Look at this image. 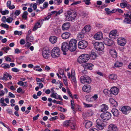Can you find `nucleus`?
Segmentation results:
<instances>
[{
    "mask_svg": "<svg viewBox=\"0 0 131 131\" xmlns=\"http://www.w3.org/2000/svg\"><path fill=\"white\" fill-rule=\"evenodd\" d=\"M90 59L89 55L87 54H83L80 55L77 59V62L80 63L87 62Z\"/></svg>",
    "mask_w": 131,
    "mask_h": 131,
    "instance_id": "nucleus-1",
    "label": "nucleus"
},
{
    "mask_svg": "<svg viewBox=\"0 0 131 131\" xmlns=\"http://www.w3.org/2000/svg\"><path fill=\"white\" fill-rule=\"evenodd\" d=\"M76 16L77 15L75 12H74L73 11H68L65 16L66 20L72 21L75 19Z\"/></svg>",
    "mask_w": 131,
    "mask_h": 131,
    "instance_id": "nucleus-2",
    "label": "nucleus"
},
{
    "mask_svg": "<svg viewBox=\"0 0 131 131\" xmlns=\"http://www.w3.org/2000/svg\"><path fill=\"white\" fill-rule=\"evenodd\" d=\"M77 43V41L75 39H73L70 40L68 44L69 50L70 51L73 52L76 50Z\"/></svg>",
    "mask_w": 131,
    "mask_h": 131,
    "instance_id": "nucleus-3",
    "label": "nucleus"
},
{
    "mask_svg": "<svg viewBox=\"0 0 131 131\" xmlns=\"http://www.w3.org/2000/svg\"><path fill=\"white\" fill-rule=\"evenodd\" d=\"M80 81L81 83L85 84H90L91 82L90 77L87 75L81 76L80 78Z\"/></svg>",
    "mask_w": 131,
    "mask_h": 131,
    "instance_id": "nucleus-4",
    "label": "nucleus"
},
{
    "mask_svg": "<svg viewBox=\"0 0 131 131\" xmlns=\"http://www.w3.org/2000/svg\"><path fill=\"white\" fill-rule=\"evenodd\" d=\"M60 54V49L58 47H54L51 50V56L53 58L58 57L59 56Z\"/></svg>",
    "mask_w": 131,
    "mask_h": 131,
    "instance_id": "nucleus-5",
    "label": "nucleus"
},
{
    "mask_svg": "<svg viewBox=\"0 0 131 131\" xmlns=\"http://www.w3.org/2000/svg\"><path fill=\"white\" fill-rule=\"evenodd\" d=\"M94 48L97 50L101 51L104 48L103 43L102 42H96L93 44Z\"/></svg>",
    "mask_w": 131,
    "mask_h": 131,
    "instance_id": "nucleus-6",
    "label": "nucleus"
},
{
    "mask_svg": "<svg viewBox=\"0 0 131 131\" xmlns=\"http://www.w3.org/2000/svg\"><path fill=\"white\" fill-rule=\"evenodd\" d=\"M104 121L100 119H97L96 121V127L98 129L102 130L103 129L105 125L103 123Z\"/></svg>",
    "mask_w": 131,
    "mask_h": 131,
    "instance_id": "nucleus-7",
    "label": "nucleus"
},
{
    "mask_svg": "<svg viewBox=\"0 0 131 131\" xmlns=\"http://www.w3.org/2000/svg\"><path fill=\"white\" fill-rule=\"evenodd\" d=\"M101 117L103 120H108L111 118V114L108 112H104L101 114Z\"/></svg>",
    "mask_w": 131,
    "mask_h": 131,
    "instance_id": "nucleus-8",
    "label": "nucleus"
},
{
    "mask_svg": "<svg viewBox=\"0 0 131 131\" xmlns=\"http://www.w3.org/2000/svg\"><path fill=\"white\" fill-rule=\"evenodd\" d=\"M88 45V43L87 41L84 40L80 41L78 44V48L81 49H84Z\"/></svg>",
    "mask_w": 131,
    "mask_h": 131,
    "instance_id": "nucleus-9",
    "label": "nucleus"
},
{
    "mask_svg": "<svg viewBox=\"0 0 131 131\" xmlns=\"http://www.w3.org/2000/svg\"><path fill=\"white\" fill-rule=\"evenodd\" d=\"M118 34L116 30L111 31L109 34V37L112 39H115L118 38Z\"/></svg>",
    "mask_w": 131,
    "mask_h": 131,
    "instance_id": "nucleus-10",
    "label": "nucleus"
},
{
    "mask_svg": "<svg viewBox=\"0 0 131 131\" xmlns=\"http://www.w3.org/2000/svg\"><path fill=\"white\" fill-rule=\"evenodd\" d=\"M49 52L47 48H43L42 51V55L43 57L46 59H48L49 57Z\"/></svg>",
    "mask_w": 131,
    "mask_h": 131,
    "instance_id": "nucleus-11",
    "label": "nucleus"
},
{
    "mask_svg": "<svg viewBox=\"0 0 131 131\" xmlns=\"http://www.w3.org/2000/svg\"><path fill=\"white\" fill-rule=\"evenodd\" d=\"M131 110V108L129 106H123L121 109V111L125 114H127Z\"/></svg>",
    "mask_w": 131,
    "mask_h": 131,
    "instance_id": "nucleus-12",
    "label": "nucleus"
},
{
    "mask_svg": "<svg viewBox=\"0 0 131 131\" xmlns=\"http://www.w3.org/2000/svg\"><path fill=\"white\" fill-rule=\"evenodd\" d=\"M103 42L105 45L108 46H112L114 43V41L108 38H104Z\"/></svg>",
    "mask_w": 131,
    "mask_h": 131,
    "instance_id": "nucleus-13",
    "label": "nucleus"
},
{
    "mask_svg": "<svg viewBox=\"0 0 131 131\" xmlns=\"http://www.w3.org/2000/svg\"><path fill=\"white\" fill-rule=\"evenodd\" d=\"M117 42L118 45L121 46H124L126 41L125 39L123 38H119L117 39Z\"/></svg>",
    "mask_w": 131,
    "mask_h": 131,
    "instance_id": "nucleus-14",
    "label": "nucleus"
},
{
    "mask_svg": "<svg viewBox=\"0 0 131 131\" xmlns=\"http://www.w3.org/2000/svg\"><path fill=\"white\" fill-rule=\"evenodd\" d=\"M94 37L96 40H101L103 38L102 33L101 32H97L94 35Z\"/></svg>",
    "mask_w": 131,
    "mask_h": 131,
    "instance_id": "nucleus-15",
    "label": "nucleus"
},
{
    "mask_svg": "<svg viewBox=\"0 0 131 131\" xmlns=\"http://www.w3.org/2000/svg\"><path fill=\"white\" fill-rule=\"evenodd\" d=\"M68 43L66 42H63L62 45L61 49L62 51H67L69 50Z\"/></svg>",
    "mask_w": 131,
    "mask_h": 131,
    "instance_id": "nucleus-16",
    "label": "nucleus"
},
{
    "mask_svg": "<svg viewBox=\"0 0 131 131\" xmlns=\"http://www.w3.org/2000/svg\"><path fill=\"white\" fill-rule=\"evenodd\" d=\"M110 94H112L114 95H117L118 93V89L116 87H113L111 88L110 89Z\"/></svg>",
    "mask_w": 131,
    "mask_h": 131,
    "instance_id": "nucleus-17",
    "label": "nucleus"
},
{
    "mask_svg": "<svg viewBox=\"0 0 131 131\" xmlns=\"http://www.w3.org/2000/svg\"><path fill=\"white\" fill-rule=\"evenodd\" d=\"M91 29V26L90 25H86L82 29V32H84L85 33L89 32Z\"/></svg>",
    "mask_w": 131,
    "mask_h": 131,
    "instance_id": "nucleus-18",
    "label": "nucleus"
},
{
    "mask_svg": "<svg viewBox=\"0 0 131 131\" xmlns=\"http://www.w3.org/2000/svg\"><path fill=\"white\" fill-rule=\"evenodd\" d=\"M108 109V107L107 105L105 104H103L100 106L99 111L102 112H104L107 110Z\"/></svg>",
    "mask_w": 131,
    "mask_h": 131,
    "instance_id": "nucleus-19",
    "label": "nucleus"
},
{
    "mask_svg": "<svg viewBox=\"0 0 131 131\" xmlns=\"http://www.w3.org/2000/svg\"><path fill=\"white\" fill-rule=\"evenodd\" d=\"M51 90L52 93V94L51 95V97L59 99L61 98V97L60 95H58L56 93H54V91L53 89H51Z\"/></svg>",
    "mask_w": 131,
    "mask_h": 131,
    "instance_id": "nucleus-20",
    "label": "nucleus"
},
{
    "mask_svg": "<svg viewBox=\"0 0 131 131\" xmlns=\"http://www.w3.org/2000/svg\"><path fill=\"white\" fill-rule=\"evenodd\" d=\"M83 91L86 92H89L91 91V87L89 85H84L82 88Z\"/></svg>",
    "mask_w": 131,
    "mask_h": 131,
    "instance_id": "nucleus-21",
    "label": "nucleus"
},
{
    "mask_svg": "<svg viewBox=\"0 0 131 131\" xmlns=\"http://www.w3.org/2000/svg\"><path fill=\"white\" fill-rule=\"evenodd\" d=\"M70 26V23L69 22L64 23L62 26V29L63 30H66L68 29Z\"/></svg>",
    "mask_w": 131,
    "mask_h": 131,
    "instance_id": "nucleus-22",
    "label": "nucleus"
},
{
    "mask_svg": "<svg viewBox=\"0 0 131 131\" xmlns=\"http://www.w3.org/2000/svg\"><path fill=\"white\" fill-rule=\"evenodd\" d=\"M71 34L69 32H65L63 33L61 37L63 39H66L69 38Z\"/></svg>",
    "mask_w": 131,
    "mask_h": 131,
    "instance_id": "nucleus-23",
    "label": "nucleus"
},
{
    "mask_svg": "<svg viewBox=\"0 0 131 131\" xmlns=\"http://www.w3.org/2000/svg\"><path fill=\"white\" fill-rule=\"evenodd\" d=\"M84 123L85 124V128H90L92 125V122L89 121H85Z\"/></svg>",
    "mask_w": 131,
    "mask_h": 131,
    "instance_id": "nucleus-24",
    "label": "nucleus"
},
{
    "mask_svg": "<svg viewBox=\"0 0 131 131\" xmlns=\"http://www.w3.org/2000/svg\"><path fill=\"white\" fill-rule=\"evenodd\" d=\"M109 128L112 131H118V129L116 126L113 124H111L109 126Z\"/></svg>",
    "mask_w": 131,
    "mask_h": 131,
    "instance_id": "nucleus-25",
    "label": "nucleus"
},
{
    "mask_svg": "<svg viewBox=\"0 0 131 131\" xmlns=\"http://www.w3.org/2000/svg\"><path fill=\"white\" fill-rule=\"evenodd\" d=\"M57 38L54 36H52L49 38V40L51 43L54 44L56 43L57 41Z\"/></svg>",
    "mask_w": 131,
    "mask_h": 131,
    "instance_id": "nucleus-26",
    "label": "nucleus"
},
{
    "mask_svg": "<svg viewBox=\"0 0 131 131\" xmlns=\"http://www.w3.org/2000/svg\"><path fill=\"white\" fill-rule=\"evenodd\" d=\"M112 112L114 116H118L119 115V113L117 109L115 108H113L111 111Z\"/></svg>",
    "mask_w": 131,
    "mask_h": 131,
    "instance_id": "nucleus-27",
    "label": "nucleus"
},
{
    "mask_svg": "<svg viewBox=\"0 0 131 131\" xmlns=\"http://www.w3.org/2000/svg\"><path fill=\"white\" fill-rule=\"evenodd\" d=\"M76 124L75 122L74 121L72 120L70 122V124L69 126L71 129L74 130L75 129V126Z\"/></svg>",
    "mask_w": 131,
    "mask_h": 131,
    "instance_id": "nucleus-28",
    "label": "nucleus"
},
{
    "mask_svg": "<svg viewBox=\"0 0 131 131\" xmlns=\"http://www.w3.org/2000/svg\"><path fill=\"white\" fill-rule=\"evenodd\" d=\"M109 101L113 106L116 107L118 105L117 102L114 99H109Z\"/></svg>",
    "mask_w": 131,
    "mask_h": 131,
    "instance_id": "nucleus-29",
    "label": "nucleus"
},
{
    "mask_svg": "<svg viewBox=\"0 0 131 131\" xmlns=\"http://www.w3.org/2000/svg\"><path fill=\"white\" fill-rule=\"evenodd\" d=\"M39 22H38L36 23L32 29V30L33 31H35L37 30V29L41 27V26H40V23L41 22V21H39Z\"/></svg>",
    "mask_w": 131,
    "mask_h": 131,
    "instance_id": "nucleus-30",
    "label": "nucleus"
},
{
    "mask_svg": "<svg viewBox=\"0 0 131 131\" xmlns=\"http://www.w3.org/2000/svg\"><path fill=\"white\" fill-rule=\"evenodd\" d=\"M86 98H97L98 97V95L95 94L93 95H92L91 94H89V95H86L85 96Z\"/></svg>",
    "mask_w": 131,
    "mask_h": 131,
    "instance_id": "nucleus-31",
    "label": "nucleus"
},
{
    "mask_svg": "<svg viewBox=\"0 0 131 131\" xmlns=\"http://www.w3.org/2000/svg\"><path fill=\"white\" fill-rule=\"evenodd\" d=\"M84 33H85L83 32L79 33L77 36V38L79 40L82 39L84 37Z\"/></svg>",
    "mask_w": 131,
    "mask_h": 131,
    "instance_id": "nucleus-32",
    "label": "nucleus"
},
{
    "mask_svg": "<svg viewBox=\"0 0 131 131\" xmlns=\"http://www.w3.org/2000/svg\"><path fill=\"white\" fill-rule=\"evenodd\" d=\"M110 53L112 56L114 58H115L117 56L116 52L114 49L111 50L110 51Z\"/></svg>",
    "mask_w": 131,
    "mask_h": 131,
    "instance_id": "nucleus-33",
    "label": "nucleus"
},
{
    "mask_svg": "<svg viewBox=\"0 0 131 131\" xmlns=\"http://www.w3.org/2000/svg\"><path fill=\"white\" fill-rule=\"evenodd\" d=\"M109 77L110 79L112 80H115L117 79V76L114 74H110Z\"/></svg>",
    "mask_w": 131,
    "mask_h": 131,
    "instance_id": "nucleus-34",
    "label": "nucleus"
},
{
    "mask_svg": "<svg viewBox=\"0 0 131 131\" xmlns=\"http://www.w3.org/2000/svg\"><path fill=\"white\" fill-rule=\"evenodd\" d=\"M90 56L91 57H92L93 59H94L96 57V54L92 50L90 54Z\"/></svg>",
    "mask_w": 131,
    "mask_h": 131,
    "instance_id": "nucleus-35",
    "label": "nucleus"
},
{
    "mask_svg": "<svg viewBox=\"0 0 131 131\" xmlns=\"http://www.w3.org/2000/svg\"><path fill=\"white\" fill-rule=\"evenodd\" d=\"M34 40V38L32 36H27L26 38V41H29L30 42Z\"/></svg>",
    "mask_w": 131,
    "mask_h": 131,
    "instance_id": "nucleus-36",
    "label": "nucleus"
},
{
    "mask_svg": "<svg viewBox=\"0 0 131 131\" xmlns=\"http://www.w3.org/2000/svg\"><path fill=\"white\" fill-rule=\"evenodd\" d=\"M33 69L39 72L42 71V69L40 68L39 66H35L33 68Z\"/></svg>",
    "mask_w": 131,
    "mask_h": 131,
    "instance_id": "nucleus-37",
    "label": "nucleus"
},
{
    "mask_svg": "<svg viewBox=\"0 0 131 131\" xmlns=\"http://www.w3.org/2000/svg\"><path fill=\"white\" fill-rule=\"evenodd\" d=\"M93 67V65L91 63H87L86 65V68L89 70L92 69Z\"/></svg>",
    "mask_w": 131,
    "mask_h": 131,
    "instance_id": "nucleus-38",
    "label": "nucleus"
},
{
    "mask_svg": "<svg viewBox=\"0 0 131 131\" xmlns=\"http://www.w3.org/2000/svg\"><path fill=\"white\" fill-rule=\"evenodd\" d=\"M71 121H72V120H69L64 121L63 123V125L65 126H69Z\"/></svg>",
    "mask_w": 131,
    "mask_h": 131,
    "instance_id": "nucleus-39",
    "label": "nucleus"
},
{
    "mask_svg": "<svg viewBox=\"0 0 131 131\" xmlns=\"http://www.w3.org/2000/svg\"><path fill=\"white\" fill-rule=\"evenodd\" d=\"M122 8H124L126 7H127V8H128L130 6L129 5H127V4L125 2L122 3L120 4Z\"/></svg>",
    "mask_w": 131,
    "mask_h": 131,
    "instance_id": "nucleus-40",
    "label": "nucleus"
},
{
    "mask_svg": "<svg viewBox=\"0 0 131 131\" xmlns=\"http://www.w3.org/2000/svg\"><path fill=\"white\" fill-rule=\"evenodd\" d=\"M1 66L5 69L9 68L10 67V66L9 64L6 63H3Z\"/></svg>",
    "mask_w": 131,
    "mask_h": 131,
    "instance_id": "nucleus-41",
    "label": "nucleus"
},
{
    "mask_svg": "<svg viewBox=\"0 0 131 131\" xmlns=\"http://www.w3.org/2000/svg\"><path fill=\"white\" fill-rule=\"evenodd\" d=\"M123 64L122 63L119 61H116L114 64V66L117 67H121Z\"/></svg>",
    "mask_w": 131,
    "mask_h": 131,
    "instance_id": "nucleus-42",
    "label": "nucleus"
},
{
    "mask_svg": "<svg viewBox=\"0 0 131 131\" xmlns=\"http://www.w3.org/2000/svg\"><path fill=\"white\" fill-rule=\"evenodd\" d=\"M96 99H86L87 102L91 103H94Z\"/></svg>",
    "mask_w": 131,
    "mask_h": 131,
    "instance_id": "nucleus-43",
    "label": "nucleus"
},
{
    "mask_svg": "<svg viewBox=\"0 0 131 131\" xmlns=\"http://www.w3.org/2000/svg\"><path fill=\"white\" fill-rule=\"evenodd\" d=\"M75 74L74 72H73V73H72V72H71V77L72 80L75 83H76V79L75 77Z\"/></svg>",
    "mask_w": 131,
    "mask_h": 131,
    "instance_id": "nucleus-44",
    "label": "nucleus"
},
{
    "mask_svg": "<svg viewBox=\"0 0 131 131\" xmlns=\"http://www.w3.org/2000/svg\"><path fill=\"white\" fill-rule=\"evenodd\" d=\"M8 76L9 74L7 72H6L3 74L2 78L1 79H2L3 80H6L7 78L8 77Z\"/></svg>",
    "mask_w": 131,
    "mask_h": 131,
    "instance_id": "nucleus-45",
    "label": "nucleus"
},
{
    "mask_svg": "<svg viewBox=\"0 0 131 131\" xmlns=\"http://www.w3.org/2000/svg\"><path fill=\"white\" fill-rule=\"evenodd\" d=\"M124 23H126L127 24H131V20L128 18H125L123 20Z\"/></svg>",
    "mask_w": 131,
    "mask_h": 131,
    "instance_id": "nucleus-46",
    "label": "nucleus"
},
{
    "mask_svg": "<svg viewBox=\"0 0 131 131\" xmlns=\"http://www.w3.org/2000/svg\"><path fill=\"white\" fill-rule=\"evenodd\" d=\"M5 99H1L0 103L1 106H7V104L4 103Z\"/></svg>",
    "mask_w": 131,
    "mask_h": 131,
    "instance_id": "nucleus-47",
    "label": "nucleus"
},
{
    "mask_svg": "<svg viewBox=\"0 0 131 131\" xmlns=\"http://www.w3.org/2000/svg\"><path fill=\"white\" fill-rule=\"evenodd\" d=\"M51 14H50L47 16L45 17L42 20H40L39 21H41V22L42 21H45L48 20L51 17Z\"/></svg>",
    "mask_w": 131,
    "mask_h": 131,
    "instance_id": "nucleus-48",
    "label": "nucleus"
},
{
    "mask_svg": "<svg viewBox=\"0 0 131 131\" xmlns=\"http://www.w3.org/2000/svg\"><path fill=\"white\" fill-rule=\"evenodd\" d=\"M10 49V48H9L7 46L1 49V50H4L6 53H7V51Z\"/></svg>",
    "mask_w": 131,
    "mask_h": 131,
    "instance_id": "nucleus-49",
    "label": "nucleus"
},
{
    "mask_svg": "<svg viewBox=\"0 0 131 131\" xmlns=\"http://www.w3.org/2000/svg\"><path fill=\"white\" fill-rule=\"evenodd\" d=\"M93 114V112L90 111H88L85 113V115L87 116H92Z\"/></svg>",
    "mask_w": 131,
    "mask_h": 131,
    "instance_id": "nucleus-50",
    "label": "nucleus"
},
{
    "mask_svg": "<svg viewBox=\"0 0 131 131\" xmlns=\"http://www.w3.org/2000/svg\"><path fill=\"white\" fill-rule=\"evenodd\" d=\"M28 14V13L27 11H25L24 12L22 16V17L23 18L26 19L27 18V16Z\"/></svg>",
    "mask_w": 131,
    "mask_h": 131,
    "instance_id": "nucleus-51",
    "label": "nucleus"
},
{
    "mask_svg": "<svg viewBox=\"0 0 131 131\" xmlns=\"http://www.w3.org/2000/svg\"><path fill=\"white\" fill-rule=\"evenodd\" d=\"M0 26L6 29H8L9 28V25L5 24L2 23L0 25Z\"/></svg>",
    "mask_w": 131,
    "mask_h": 131,
    "instance_id": "nucleus-52",
    "label": "nucleus"
},
{
    "mask_svg": "<svg viewBox=\"0 0 131 131\" xmlns=\"http://www.w3.org/2000/svg\"><path fill=\"white\" fill-rule=\"evenodd\" d=\"M1 13L2 15H4L8 14L9 13V12L8 10L6 9L5 10L2 11Z\"/></svg>",
    "mask_w": 131,
    "mask_h": 131,
    "instance_id": "nucleus-53",
    "label": "nucleus"
},
{
    "mask_svg": "<svg viewBox=\"0 0 131 131\" xmlns=\"http://www.w3.org/2000/svg\"><path fill=\"white\" fill-rule=\"evenodd\" d=\"M13 20V18H12L11 17H9L7 19L6 22L10 23L12 22Z\"/></svg>",
    "mask_w": 131,
    "mask_h": 131,
    "instance_id": "nucleus-54",
    "label": "nucleus"
},
{
    "mask_svg": "<svg viewBox=\"0 0 131 131\" xmlns=\"http://www.w3.org/2000/svg\"><path fill=\"white\" fill-rule=\"evenodd\" d=\"M62 0H54V3L57 5H59L62 2Z\"/></svg>",
    "mask_w": 131,
    "mask_h": 131,
    "instance_id": "nucleus-55",
    "label": "nucleus"
},
{
    "mask_svg": "<svg viewBox=\"0 0 131 131\" xmlns=\"http://www.w3.org/2000/svg\"><path fill=\"white\" fill-rule=\"evenodd\" d=\"M10 16L11 17V18H13V20L15 19L16 17L15 14L14 13H13V12L10 14Z\"/></svg>",
    "mask_w": 131,
    "mask_h": 131,
    "instance_id": "nucleus-56",
    "label": "nucleus"
},
{
    "mask_svg": "<svg viewBox=\"0 0 131 131\" xmlns=\"http://www.w3.org/2000/svg\"><path fill=\"white\" fill-rule=\"evenodd\" d=\"M81 1H79L77 2H74L72 3L70 5L72 6V5H76L78 4H79L81 3Z\"/></svg>",
    "mask_w": 131,
    "mask_h": 131,
    "instance_id": "nucleus-57",
    "label": "nucleus"
},
{
    "mask_svg": "<svg viewBox=\"0 0 131 131\" xmlns=\"http://www.w3.org/2000/svg\"><path fill=\"white\" fill-rule=\"evenodd\" d=\"M63 12V10L62 9H60L58 11H57L56 14V16H57L58 15H60L61 13H62Z\"/></svg>",
    "mask_w": 131,
    "mask_h": 131,
    "instance_id": "nucleus-58",
    "label": "nucleus"
},
{
    "mask_svg": "<svg viewBox=\"0 0 131 131\" xmlns=\"http://www.w3.org/2000/svg\"><path fill=\"white\" fill-rule=\"evenodd\" d=\"M59 110L62 112H64L67 111V109H64L63 108L59 107Z\"/></svg>",
    "mask_w": 131,
    "mask_h": 131,
    "instance_id": "nucleus-59",
    "label": "nucleus"
},
{
    "mask_svg": "<svg viewBox=\"0 0 131 131\" xmlns=\"http://www.w3.org/2000/svg\"><path fill=\"white\" fill-rule=\"evenodd\" d=\"M59 74L62 75H64V70L63 69H60L59 70Z\"/></svg>",
    "mask_w": 131,
    "mask_h": 131,
    "instance_id": "nucleus-60",
    "label": "nucleus"
},
{
    "mask_svg": "<svg viewBox=\"0 0 131 131\" xmlns=\"http://www.w3.org/2000/svg\"><path fill=\"white\" fill-rule=\"evenodd\" d=\"M8 97H9L15 98V96L14 94L10 92H9L8 93Z\"/></svg>",
    "mask_w": 131,
    "mask_h": 131,
    "instance_id": "nucleus-61",
    "label": "nucleus"
},
{
    "mask_svg": "<svg viewBox=\"0 0 131 131\" xmlns=\"http://www.w3.org/2000/svg\"><path fill=\"white\" fill-rule=\"evenodd\" d=\"M103 92L106 95L109 92H110V93H111L110 91L106 89L104 90Z\"/></svg>",
    "mask_w": 131,
    "mask_h": 131,
    "instance_id": "nucleus-62",
    "label": "nucleus"
},
{
    "mask_svg": "<svg viewBox=\"0 0 131 131\" xmlns=\"http://www.w3.org/2000/svg\"><path fill=\"white\" fill-rule=\"evenodd\" d=\"M12 71L15 72H17L19 71V70L17 68H12Z\"/></svg>",
    "mask_w": 131,
    "mask_h": 131,
    "instance_id": "nucleus-63",
    "label": "nucleus"
},
{
    "mask_svg": "<svg viewBox=\"0 0 131 131\" xmlns=\"http://www.w3.org/2000/svg\"><path fill=\"white\" fill-rule=\"evenodd\" d=\"M58 119V117L57 116H56L55 117H53L51 118H50L49 119L50 121H53Z\"/></svg>",
    "mask_w": 131,
    "mask_h": 131,
    "instance_id": "nucleus-64",
    "label": "nucleus"
}]
</instances>
